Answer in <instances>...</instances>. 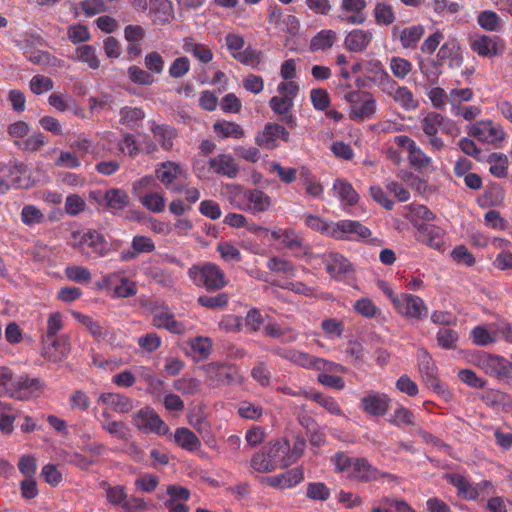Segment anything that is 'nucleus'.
Segmentation results:
<instances>
[{"label": "nucleus", "instance_id": "obj_57", "mask_svg": "<svg viewBox=\"0 0 512 512\" xmlns=\"http://www.w3.org/2000/svg\"><path fill=\"white\" fill-rule=\"evenodd\" d=\"M229 297L226 293H219L215 296L202 295L199 296L197 302L202 307L208 309L224 308L228 304Z\"/></svg>", "mask_w": 512, "mask_h": 512}, {"label": "nucleus", "instance_id": "obj_18", "mask_svg": "<svg viewBox=\"0 0 512 512\" xmlns=\"http://www.w3.org/2000/svg\"><path fill=\"white\" fill-rule=\"evenodd\" d=\"M471 49L481 57H494L501 55L504 45L497 36L477 35L471 39Z\"/></svg>", "mask_w": 512, "mask_h": 512}, {"label": "nucleus", "instance_id": "obj_2", "mask_svg": "<svg viewBox=\"0 0 512 512\" xmlns=\"http://www.w3.org/2000/svg\"><path fill=\"white\" fill-rule=\"evenodd\" d=\"M188 274L196 285L204 286L208 291L220 290L227 284L224 272L214 263L193 265Z\"/></svg>", "mask_w": 512, "mask_h": 512}, {"label": "nucleus", "instance_id": "obj_62", "mask_svg": "<svg viewBox=\"0 0 512 512\" xmlns=\"http://www.w3.org/2000/svg\"><path fill=\"white\" fill-rule=\"evenodd\" d=\"M354 310L366 318H374L380 313V309L370 298H361L354 304Z\"/></svg>", "mask_w": 512, "mask_h": 512}, {"label": "nucleus", "instance_id": "obj_17", "mask_svg": "<svg viewBox=\"0 0 512 512\" xmlns=\"http://www.w3.org/2000/svg\"><path fill=\"white\" fill-rule=\"evenodd\" d=\"M366 6V0H342L338 19L352 25L363 24L366 21Z\"/></svg>", "mask_w": 512, "mask_h": 512}, {"label": "nucleus", "instance_id": "obj_8", "mask_svg": "<svg viewBox=\"0 0 512 512\" xmlns=\"http://www.w3.org/2000/svg\"><path fill=\"white\" fill-rule=\"evenodd\" d=\"M71 237V246L75 249L83 251L84 247L87 246L100 257L105 256L108 252L105 237L96 230L90 229L86 232L76 231L72 233Z\"/></svg>", "mask_w": 512, "mask_h": 512}, {"label": "nucleus", "instance_id": "obj_31", "mask_svg": "<svg viewBox=\"0 0 512 512\" xmlns=\"http://www.w3.org/2000/svg\"><path fill=\"white\" fill-rule=\"evenodd\" d=\"M213 130L221 139H241L245 136V131L241 125L226 120H221L214 123Z\"/></svg>", "mask_w": 512, "mask_h": 512}, {"label": "nucleus", "instance_id": "obj_42", "mask_svg": "<svg viewBox=\"0 0 512 512\" xmlns=\"http://www.w3.org/2000/svg\"><path fill=\"white\" fill-rule=\"evenodd\" d=\"M490 164L489 171L495 177H506L508 171V157L502 153H491L487 159Z\"/></svg>", "mask_w": 512, "mask_h": 512}, {"label": "nucleus", "instance_id": "obj_35", "mask_svg": "<svg viewBox=\"0 0 512 512\" xmlns=\"http://www.w3.org/2000/svg\"><path fill=\"white\" fill-rule=\"evenodd\" d=\"M333 189L344 205L352 206L358 202L359 195L348 181L344 179L335 180Z\"/></svg>", "mask_w": 512, "mask_h": 512}, {"label": "nucleus", "instance_id": "obj_24", "mask_svg": "<svg viewBox=\"0 0 512 512\" xmlns=\"http://www.w3.org/2000/svg\"><path fill=\"white\" fill-rule=\"evenodd\" d=\"M209 169L216 174L235 178L239 173V167L230 154H219L208 161Z\"/></svg>", "mask_w": 512, "mask_h": 512}, {"label": "nucleus", "instance_id": "obj_25", "mask_svg": "<svg viewBox=\"0 0 512 512\" xmlns=\"http://www.w3.org/2000/svg\"><path fill=\"white\" fill-rule=\"evenodd\" d=\"M386 475L385 473L381 474L365 458H356L353 461L352 472L348 477L361 482H370Z\"/></svg>", "mask_w": 512, "mask_h": 512}, {"label": "nucleus", "instance_id": "obj_41", "mask_svg": "<svg viewBox=\"0 0 512 512\" xmlns=\"http://www.w3.org/2000/svg\"><path fill=\"white\" fill-rule=\"evenodd\" d=\"M103 200L107 207L115 210H121L129 203V197L124 190L113 188L108 190Z\"/></svg>", "mask_w": 512, "mask_h": 512}, {"label": "nucleus", "instance_id": "obj_45", "mask_svg": "<svg viewBox=\"0 0 512 512\" xmlns=\"http://www.w3.org/2000/svg\"><path fill=\"white\" fill-rule=\"evenodd\" d=\"M477 22L486 31H498L502 28V20L498 14L491 10L479 13Z\"/></svg>", "mask_w": 512, "mask_h": 512}, {"label": "nucleus", "instance_id": "obj_27", "mask_svg": "<svg viewBox=\"0 0 512 512\" xmlns=\"http://www.w3.org/2000/svg\"><path fill=\"white\" fill-rule=\"evenodd\" d=\"M153 326L156 328H164L171 333L184 334L186 327L182 322L175 319L174 315L168 311L155 313L152 320Z\"/></svg>", "mask_w": 512, "mask_h": 512}, {"label": "nucleus", "instance_id": "obj_59", "mask_svg": "<svg viewBox=\"0 0 512 512\" xmlns=\"http://www.w3.org/2000/svg\"><path fill=\"white\" fill-rule=\"evenodd\" d=\"M72 148H75L79 151H82L84 153L92 154L94 158L98 159L101 157H104L105 154V147L99 148L98 145L92 146V143L87 138H79L76 141L73 142L71 145Z\"/></svg>", "mask_w": 512, "mask_h": 512}, {"label": "nucleus", "instance_id": "obj_48", "mask_svg": "<svg viewBox=\"0 0 512 512\" xmlns=\"http://www.w3.org/2000/svg\"><path fill=\"white\" fill-rule=\"evenodd\" d=\"M180 173V167L174 162L167 161L156 170V177L166 186L171 184Z\"/></svg>", "mask_w": 512, "mask_h": 512}, {"label": "nucleus", "instance_id": "obj_52", "mask_svg": "<svg viewBox=\"0 0 512 512\" xmlns=\"http://www.w3.org/2000/svg\"><path fill=\"white\" fill-rule=\"evenodd\" d=\"M173 386L183 395H195L201 389V382L193 377H182L175 380Z\"/></svg>", "mask_w": 512, "mask_h": 512}, {"label": "nucleus", "instance_id": "obj_47", "mask_svg": "<svg viewBox=\"0 0 512 512\" xmlns=\"http://www.w3.org/2000/svg\"><path fill=\"white\" fill-rule=\"evenodd\" d=\"M390 70L396 79H405L413 69L412 63L402 57L394 56L389 62Z\"/></svg>", "mask_w": 512, "mask_h": 512}, {"label": "nucleus", "instance_id": "obj_40", "mask_svg": "<svg viewBox=\"0 0 512 512\" xmlns=\"http://www.w3.org/2000/svg\"><path fill=\"white\" fill-rule=\"evenodd\" d=\"M99 485L105 491L106 500L109 504L122 506L127 498L125 486H111L107 481H101Z\"/></svg>", "mask_w": 512, "mask_h": 512}, {"label": "nucleus", "instance_id": "obj_38", "mask_svg": "<svg viewBox=\"0 0 512 512\" xmlns=\"http://www.w3.org/2000/svg\"><path fill=\"white\" fill-rule=\"evenodd\" d=\"M19 411L14 409L9 403L1 405L0 408V431L9 435L14 431V422L19 415Z\"/></svg>", "mask_w": 512, "mask_h": 512}, {"label": "nucleus", "instance_id": "obj_4", "mask_svg": "<svg viewBox=\"0 0 512 512\" xmlns=\"http://www.w3.org/2000/svg\"><path fill=\"white\" fill-rule=\"evenodd\" d=\"M231 204L240 210L260 213L270 208L271 198L258 189L237 190L231 198Z\"/></svg>", "mask_w": 512, "mask_h": 512}, {"label": "nucleus", "instance_id": "obj_29", "mask_svg": "<svg viewBox=\"0 0 512 512\" xmlns=\"http://www.w3.org/2000/svg\"><path fill=\"white\" fill-rule=\"evenodd\" d=\"M337 39V33L334 30H321L311 38L309 43V50L312 52L326 51L333 47Z\"/></svg>", "mask_w": 512, "mask_h": 512}, {"label": "nucleus", "instance_id": "obj_63", "mask_svg": "<svg viewBox=\"0 0 512 512\" xmlns=\"http://www.w3.org/2000/svg\"><path fill=\"white\" fill-rule=\"evenodd\" d=\"M267 267L272 272L284 273L287 276H293L296 271V267L290 261L279 257L269 259Z\"/></svg>", "mask_w": 512, "mask_h": 512}, {"label": "nucleus", "instance_id": "obj_12", "mask_svg": "<svg viewBox=\"0 0 512 512\" xmlns=\"http://www.w3.org/2000/svg\"><path fill=\"white\" fill-rule=\"evenodd\" d=\"M468 134L479 141L492 145L501 143L505 138L502 127L494 124L491 120L476 122L469 128Z\"/></svg>", "mask_w": 512, "mask_h": 512}, {"label": "nucleus", "instance_id": "obj_44", "mask_svg": "<svg viewBox=\"0 0 512 512\" xmlns=\"http://www.w3.org/2000/svg\"><path fill=\"white\" fill-rule=\"evenodd\" d=\"M423 35L424 28L421 25L404 28L400 34L401 45L404 48H415Z\"/></svg>", "mask_w": 512, "mask_h": 512}, {"label": "nucleus", "instance_id": "obj_32", "mask_svg": "<svg viewBox=\"0 0 512 512\" xmlns=\"http://www.w3.org/2000/svg\"><path fill=\"white\" fill-rule=\"evenodd\" d=\"M445 478L457 488L459 495L470 500L478 498V490L473 487L464 476L456 473H449L445 475Z\"/></svg>", "mask_w": 512, "mask_h": 512}, {"label": "nucleus", "instance_id": "obj_28", "mask_svg": "<svg viewBox=\"0 0 512 512\" xmlns=\"http://www.w3.org/2000/svg\"><path fill=\"white\" fill-rule=\"evenodd\" d=\"M98 402L119 413H128L133 409L132 400L117 393H102L98 398Z\"/></svg>", "mask_w": 512, "mask_h": 512}, {"label": "nucleus", "instance_id": "obj_19", "mask_svg": "<svg viewBox=\"0 0 512 512\" xmlns=\"http://www.w3.org/2000/svg\"><path fill=\"white\" fill-rule=\"evenodd\" d=\"M347 234H356L360 239H367L371 231L359 221L341 220L331 227L330 236L336 239H345Z\"/></svg>", "mask_w": 512, "mask_h": 512}, {"label": "nucleus", "instance_id": "obj_34", "mask_svg": "<svg viewBox=\"0 0 512 512\" xmlns=\"http://www.w3.org/2000/svg\"><path fill=\"white\" fill-rule=\"evenodd\" d=\"M175 443L184 450L195 451L201 446L199 438L188 428H177L174 433Z\"/></svg>", "mask_w": 512, "mask_h": 512}, {"label": "nucleus", "instance_id": "obj_55", "mask_svg": "<svg viewBox=\"0 0 512 512\" xmlns=\"http://www.w3.org/2000/svg\"><path fill=\"white\" fill-rule=\"evenodd\" d=\"M306 397L311 398L332 415H341L342 410L336 400L332 397L324 396L321 393L305 394Z\"/></svg>", "mask_w": 512, "mask_h": 512}, {"label": "nucleus", "instance_id": "obj_21", "mask_svg": "<svg viewBox=\"0 0 512 512\" xmlns=\"http://www.w3.org/2000/svg\"><path fill=\"white\" fill-rule=\"evenodd\" d=\"M278 138L288 141L289 132L280 124L268 123L265 125L263 131L256 136L255 142L259 146L271 149L275 147V141Z\"/></svg>", "mask_w": 512, "mask_h": 512}, {"label": "nucleus", "instance_id": "obj_1", "mask_svg": "<svg viewBox=\"0 0 512 512\" xmlns=\"http://www.w3.org/2000/svg\"><path fill=\"white\" fill-rule=\"evenodd\" d=\"M288 450L287 440L271 442L264 446L261 452L252 456L250 465L259 473H269L277 468H285L291 465V461L286 460Z\"/></svg>", "mask_w": 512, "mask_h": 512}, {"label": "nucleus", "instance_id": "obj_16", "mask_svg": "<svg viewBox=\"0 0 512 512\" xmlns=\"http://www.w3.org/2000/svg\"><path fill=\"white\" fill-rule=\"evenodd\" d=\"M475 364L486 374L497 378H507L510 375L509 367L501 356L482 353L477 356Z\"/></svg>", "mask_w": 512, "mask_h": 512}, {"label": "nucleus", "instance_id": "obj_7", "mask_svg": "<svg viewBox=\"0 0 512 512\" xmlns=\"http://www.w3.org/2000/svg\"><path fill=\"white\" fill-rule=\"evenodd\" d=\"M71 344L68 335L54 338H41V356L51 362L59 363L70 353Z\"/></svg>", "mask_w": 512, "mask_h": 512}, {"label": "nucleus", "instance_id": "obj_60", "mask_svg": "<svg viewBox=\"0 0 512 512\" xmlns=\"http://www.w3.org/2000/svg\"><path fill=\"white\" fill-rule=\"evenodd\" d=\"M471 337L474 344L478 346H487L497 341L496 335L489 332L484 326H476L473 328Z\"/></svg>", "mask_w": 512, "mask_h": 512}, {"label": "nucleus", "instance_id": "obj_46", "mask_svg": "<svg viewBox=\"0 0 512 512\" xmlns=\"http://www.w3.org/2000/svg\"><path fill=\"white\" fill-rule=\"evenodd\" d=\"M375 111L376 101L372 95L368 93L357 106L352 107V116L357 119H365L371 117Z\"/></svg>", "mask_w": 512, "mask_h": 512}, {"label": "nucleus", "instance_id": "obj_49", "mask_svg": "<svg viewBox=\"0 0 512 512\" xmlns=\"http://www.w3.org/2000/svg\"><path fill=\"white\" fill-rule=\"evenodd\" d=\"M232 56L241 64L250 66L252 68L257 67L262 60V53L260 51L253 49L250 46L244 49L243 51L232 53Z\"/></svg>", "mask_w": 512, "mask_h": 512}, {"label": "nucleus", "instance_id": "obj_37", "mask_svg": "<svg viewBox=\"0 0 512 512\" xmlns=\"http://www.w3.org/2000/svg\"><path fill=\"white\" fill-rule=\"evenodd\" d=\"M151 131L164 150L169 151L172 149L173 140L177 136V131L173 127L153 123Z\"/></svg>", "mask_w": 512, "mask_h": 512}, {"label": "nucleus", "instance_id": "obj_56", "mask_svg": "<svg viewBox=\"0 0 512 512\" xmlns=\"http://www.w3.org/2000/svg\"><path fill=\"white\" fill-rule=\"evenodd\" d=\"M21 220L27 226L41 224L45 220V216L40 209L34 205H26L21 211Z\"/></svg>", "mask_w": 512, "mask_h": 512}, {"label": "nucleus", "instance_id": "obj_51", "mask_svg": "<svg viewBox=\"0 0 512 512\" xmlns=\"http://www.w3.org/2000/svg\"><path fill=\"white\" fill-rule=\"evenodd\" d=\"M63 316L60 312L50 313L47 318L46 328L43 331L41 338H54L59 337L58 332L63 328Z\"/></svg>", "mask_w": 512, "mask_h": 512}, {"label": "nucleus", "instance_id": "obj_50", "mask_svg": "<svg viewBox=\"0 0 512 512\" xmlns=\"http://www.w3.org/2000/svg\"><path fill=\"white\" fill-rule=\"evenodd\" d=\"M76 57L79 61L86 63L91 69H98L100 60L96 49L91 45H82L76 48Z\"/></svg>", "mask_w": 512, "mask_h": 512}, {"label": "nucleus", "instance_id": "obj_33", "mask_svg": "<svg viewBox=\"0 0 512 512\" xmlns=\"http://www.w3.org/2000/svg\"><path fill=\"white\" fill-rule=\"evenodd\" d=\"M267 337L280 339L283 343L296 341L298 334L291 327H282L276 322H269L264 327Z\"/></svg>", "mask_w": 512, "mask_h": 512}, {"label": "nucleus", "instance_id": "obj_61", "mask_svg": "<svg viewBox=\"0 0 512 512\" xmlns=\"http://www.w3.org/2000/svg\"><path fill=\"white\" fill-rule=\"evenodd\" d=\"M119 115L120 123L128 126L141 121L145 117V113L141 108L129 106L121 108Z\"/></svg>", "mask_w": 512, "mask_h": 512}, {"label": "nucleus", "instance_id": "obj_5", "mask_svg": "<svg viewBox=\"0 0 512 512\" xmlns=\"http://www.w3.org/2000/svg\"><path fill=\"white\" fill-rule=\"evenodd\" d=\"M446 125L445 117L436 112H430L421 119L420 127L428 138V143L432 150L440 151L445 147L444 141L438 137V131L443 129L446 133H450Z\"/></svg>", "mask_w": 512, "mask_h": 512}, {"label": "nucleus", "instance_id": "obj_20", "mask_svg": "<svg viewBox=\"0 0 512 512\" xmlns=\"http://www.w3.org/2000/svg\"><path fill=\"white\" fill-rule=\"evenodd\" d=\"M419 371L428 388L432 389L438 394L443 395L446 393L445 387L440 383L436 376L437 368L431 356L426 352H424L421 356Z\"/></svg>", "mask_w": 512, "mask_h": 512}, {"label": "nucleus", "instance_id": "obj_10", "mask_svg": "<svg viewBox=\"0 0 512 512\" xmlns=\"http://www.w3.org/2000/svg\"><path fill=\"white\" fill-rule=\"evenodd\" d=\"M394 143L407 151V159L409 165L416 169L422 170L430 166L432 159L416 144V142L406 136L398 135L394 138Z\"/></svg>", "mask_w": 512, "mask_h": 512}, {"label": "nucleus", "instance_id": "obj_9", "mask_svg": "<svg viewBox=\"0 0 512 512\" xmlns=\"http://www.w3.org/2000/svg\"><path fill=\"white\" fill-rule=\"evenodd\" d=\"M45 384L39 378H31L28 375L14 379L13 385L9 390V397L25 401L39 397Z\"/></svg>", "mask_w": 512, "mask_h": 512}, {"label": "nucleus", "instance_id": "obj_53", "mask_svg": "<svg viewBox=\"0 0 512 512\" xmlns=\"http://www.w3.org/2000/svg\"><path fill=\"white\" fill-rule=\"evenodd\" d=\"M101 427L120 440L127 441L129 437V428L122 421H101Z\"/></svg>", "mask_w": 512, "mask_h": 512}, {"label": "nucleus", "instance_id": "obj_22", "mask_svg": "<svg viewBox=\"0 0 512 512\" xmlns=\"http://www.w3.org/2000/svg\"><path fill=\"white\" fill-rule=\"evenodd\" d=\"M373 39L370 30L353 29L345 36L344 47L354 53H360L367 49Z\"/></svg>", "mask_w": 512, "mask_h": 512}, {"label": "nucleus", "instance_id": "obj_3", "mask_svg": "<svg viewBox=\"0 0 512 512\" xmlns=\"http://www.w3.org/2000/svg\"><path fill=\"white\" fill-rule=\"evenodd\" d=\"M274 353L283 359H286L293 364L306 369H314L319 371H334L339 367L338 364L327 361L325 359L315 357L306 352L298 351L295 349H274Z\"/></svg>", "mask_w": 512, "mask_h": 512}, {"label": "nucleus", "instance_id": "obj_23", "mask_svg": "<svg viewBox=\"0 0 512 512\" xmlns=\"http://www.w3.org/2000/svg\"><path fill=\"white\" fill-rule=\"evenodd\" d=\"M327 272L334 278L343 279L353 271L350 261L339 253H330L324 258Z\"/></svg>", "mask_w": 512, "mask_h": 512}, {"label": "nucleus", "instance_id": "obj_64", "mask_svg": "<svg viewBox=\"0 0 512 512\" xmlns=\"http://www.w3.org/2000/svg\"><path fill=\"white\" fill-rule=\"evenodd\" d=\"M30 90L36 94L40 95L44 92L50 91L53 89L54 83L51 78L44 75H35L30 80Z\"/></svg>", "mask_w": 512, "mask_h": 512}, {"label": "nucleus", "instance_id": "obj_15", "mask_svg": "<svg viewBox=\"0 0 512 512\" xmlns=\"http://www.w3.org/2000/svg\"><path fill=\"white\" fill-rule=\"evenodd\" d=\"M396 311L408 318L421 319L427 315L428 309L424 301L416 295L402 293Z\"/></svg>", "mask_w": 512, "mask_h": 512}, {"label": "nucleus", "instance_id": "obj_13", "mask_svg": "<svg viewBox=\"0 0 512 512\" xmlns=\"http://www.w3.org/2000/svg\"><path fill=\"white\" fill-rule=\"evenodd\" d=\"M390 402L386 393L370 390L360 399V407L367 415L381 417L388 412Z\"/></svg>", "mask_w": 512, "mask_h": 512}, {"label": "nucleus", "instance_id": "obj_6", "mask_svg": "<svg viewBox=\"0 0 512 512\" xmlns=\"http://www.w3.org/2000/svg\"><path fill=\"white\" fill-rule=\"evenodd\" d=\"M203 369L207 379L214 387L228 386L240 380L238 369L228 363H209Z\"/></svg>", "mask_w": 512, "mask_h": 512}, {"label": "nucleus", "instance_id": "obj_36", "mask_svg": "<svg viewBox=\"0 0 512 512\" xmlns=\"http://www.w3.org/2000/svg\"><path fill=\"white\" fill-rule=\"evenodd\" d=\"M274 240H281V243L292 251L299 250L302 245L301 237L294 229H276L271 232Z\"/></svg>", "mask_w": 512, "mask_h": 512}, {"label": "nucleus", "instance_id": "obj_14", "mask_svg": "<svg viewBox=\"0 0 512 512\" xmlns=\"http://www.w3.org/2000/svg\"><path fill=\"white\" fill-rule=\"evenodd\" d=\"M386 82L381 91L391 97L395 103L406 111L414 110L418 107V100L408 87L398 85L394 79Z\"/></svg>", "mask_w": 512, "mask_h": 512}, {"label": "nucleus", "instance_id": "obj_30", "mask_svg": "<svg viewBox=\"0 0 512 512\" xmlns=\"http://www.w3.org/2000/svg\"><path fill=\"white\" fill-rule=\"evenodd\" d=\"M269 105L271 109L282 116V120L286 122L291 127L294 125V118L290 114V111L293 107V100H291V97H283V96H273L270 101Z\"/></svg>", "mask_w": 512, "mask_h": 512}, {"label": "nucleus", "instance_id": "obj_43", "mask_svg": "<svg viewBox=\"0 0 512 512\" xmlns=\"http://www.w3.org/2000/svg\"><path fill=\"white\" fill-rule=\"evenodd\" d=\"M127 76L134 84L151 86L155 83L154 75H152L146 68L143 69L136 65H132L127 69Z\"/></svg>", "mask_w": 512, "mask_h": 512}, {"label": "nucleus", "instance_id": "obj_11", "mask_svg": "<svg viewBox=\"0 0 512 512\" xmlns=\"http://www.w3.org/2000/svg\"><path fill=\"white\" fill-rule=\"evenodd\" d=\"M133 424L144 432H154L165 435L169 431L165 422L149 407H145L133 415Z\"/></svg>", "mask_w": 512, "mask_h": 512}, {"label": "nucleus", "instance_id": "obj_26", "mask_svg": "<svg viewBox=\"0 0 512 512\" xmlns=\"http://www.w3.org/2000/svg\"><path fill=\"white\" fill-rule=\"evenodd\" d=\"M417 239L431 248L441 249L444 244V231L438 226L423 224L418 228Z\"/></svg>", "mask_w": 512, "mask_h": 512}, {"label": "nucleus", "instance_id": "obj_54", "mask_svg": "<svg viewBox=\"0 0 512 512\" xmlns=\"http://www.w3.org/2000/svg\"><path fill=\"white\" fill-rule=\"evenodd\" d=\"M144 66L152 75H159L164 71L165 61L159 52L151 51L144 57Z\"/></svg>", "mask_w": 512, "mask_h": 512}, {"label": "nucleus", "instance_id": "obj_58", "mask_svg": "<svg viewBox=\"0 0 512 512\" xmlns=\"http://www.w3.org/2000/svg\"><path fill=\"white\" fill-rule=\"evenodd\" d=\"M368 71L373 75V80L380 89L386 85V81H391L393 79L384 70L383 65L378 60L370 61L368 63Z\"/></svg>", "mask_w": 512, "mask_h": 512}, {"label": "nucleus", "instance_id": "obj_39", "mask_svg": "<svg viewBox=\"0 0 512 512\" xmlns=\"http://www.w3.org/2000/svg\"><path fill=\"white\" fill-rule=\"evenodd\" d=\"M373 15L378 25L389 26L396 19L392 5L384 1L375 4Z\"/></svg>", "mask_w": 512, "mask_h": 512}]
</instances>
